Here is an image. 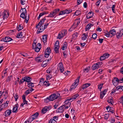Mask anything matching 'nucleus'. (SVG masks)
I'll use <instances>...</instances> for the list:
<instances>
[{"label":"nucleus","instance_id":"f257e3e1","mask_svg":"<svg viewBox=\"0 0 123 123\" xmlns=\"http://www.w3.org/2000/svg\"><path fill=\"white\" fill-rule=\"evenodd\" d=\"M60 95L59 94H56L54 93L50 95L49 97H47L45 99V101L46 103L49 102V101H52L58 98Z\"/></svg>","mask_w":123,"mask_h":123},{"label":"nucleus","instance_id":"f03ea898","mask_svg":"<svg viewBox=\"0 0 123 123\" xmlns=\"http://www.w3.org/2000/svg\"><path fill=\"white\" fill-rule=\"evenodd\" d=\"M22 9V12L20 15V17L23 19H25V21H26V23H27L29 20V16L28 15V16H27V11L25 8H23Z\"/></svg>","mask_w":123,"mask_h":123},{"label":"nucleus","instance_id":"7ed1b4c3","mask_svg":"<svg viewBox=\"0 0 123 123\" xmlns=\"http://www.w3.org/2000/svg\"><path fill=\"white\" fill-rule=\"evenodd\" d=\"M60 10V9L59 8L55 9L52 12H51L49 15V16L46 17H50L51 18L53 17L56 14L58 13Z\"/></svg>","mask_w":123,"mask_h":123},{"label":"nucleus","instance_id":"20e7f679","mask_svg":"<svg viewBox=\"0 0 123 123\" xmlns=\"http://www.w3.org/2000/svg\"><path fill=\"white\" fill-rule=\"evenodd\" d=\"M70 99L69 98L65 101V104L63 105V106H65V109H67L68 107H70L71 105V103L70 102Z\"/></svg>","mask_w":123,"mask_h":123},{"label":"nucleus","instance_id":"39448f33","mask_svg":"<svg viewBox=\"0 0 123 123\" xmlns=\"http://www.w3.org/2000/svg\"><path fill=\"white\" fill-rule=\"evenodd\" d=\"M39 113L38 112H36L35 113L31 116V117L28 119L29 121H31V122L34 119H36L39 115Z\"/></svg>","mask_w":123,"mask_h":123},{"label":"nucleus","instance_id":"423d86ee","mask_svg":"<svg viewBox=\"0 0 123 123\" xmlns=\"http://www.w3.org/2000/svg\"><path fill=\"white\" fill-rule=\"evenodd\" d=\"M51 108V106L50 105L45 106L41 110V113L43 114H44L48 111Z\"/></svg>","mask_w":123,"mask_h":123},{"label":"nucleus","instance_id":"0eeeda50","mask_svg":"<svg viewBox=\"0 0 123 123\" xmlns=\"http://www.w3.org/2000/svg\"><path fill=\"white\" fill-rule=\"evenodd\" d=\"M51 49L50 47H48L47 48L44 52V56L45 57L48 58L49 55L50 53Z\"/></svg>","mask_w":123,"mask_h":123},{"label":"nucleus","instance_id":"6e6552de","mask_svg":"<svg viewBox=\"0 0 123 123\" xmlns=\"http://www.w3.org/2000/svg\"><path fill=\"white\" fill-rule=\"evenodd\" d=\"M36 28H38L37 32V34L40 33L42 32L44 30V28H43V25H41L40 24L39 25H38L37 27V25Z\"/></svg>","mask_w":123,"mask_h":123},{"label":"nucleus","instance_id":"1a4fd4ad","mask_svg":"<svg viewBox=\"0 0 123 123\" xmlns=\"http://www.w3.org/2000/svg\"><path fill=\"white\" fill-rule=\"evenodd\" d=\"M2 15L3 17V19L7 18L9 15V14L8 12L6 10H5L3 12Z\"/></svg>","mask_w":123,"mask_h":123},{"label":"nucleus","instance_id":"9d476101","mask_svg":"<svg viewBox=\"0 0 123 123\" xmlns=\"http://www.w3.org/2000/svg\"><path fill=\"white\" fill-rule=\"evenodd\" d=\"M112 82L114 86L117 85H118L117 83H119V80L117 77H114L112 80Z\"/></svg>","mask_w":123,"mask_h":123},{"label":"nucleus","instance_id":"9b49d317","mask_svg":"<svg viewBox=\"0 0 123 123\" xmlns=\"http://www.w3.org/2000/svg\"><path fill=\"white\" fill-rule=\"evenodd\" d=\"M11 40H12V39L9 37H6L2 39L1 41H3L5 42H7L9 41H11Z\"/></svg>","mask_w":123,"mask_h":123},{"label":"nucleus","instance_id":"f8f14e48","mask_svg":"<svg viewBox=\"0 0 123 123\" xmlns=\"http://www.w3.org/2000/svg\"><path fill=\"white\" fill-rule=\"evenodd\" d=\"M111 35V37H112L115 36L116 34V32L115 29L111 30L109 31Z\"/></svg>","mask_w":123,"mask_h":123},{"label":"nucleus","instance_id":"ddd939ff","mask_svg":"<svg viewBox=\"0 0 123 123\" xmlns=\"http://www.w3.org/2000/svg\"><path fill=\"white\" fill-rule=\"evenodd\" d=\"M41 46L40 43H37L35 49V51L37 52H39L41 48Z\"/></svg>","mask_w":123,"mask_h":123},{"label":"nucleus","instance_id":"4468645a","mask_svg":"<svg viewBox=\"0 0 123 123\" xmlns=\"http://www.w3.org/2000/svg\"><path fill=\"white\" fill-rule=\"evenodd\" d=\"M24 80L25 81V82L28 83L30 82L32 80V79L31 77L28 76L25 77H24Z\"/></svg>","mask_w":123,"mask_h":123},{"label":"nucleus","instance_id":"2eb2a0df","mask_svg":"<svg viewBox=\"0 0 123 123\" xmlns=\"http://www.w3.org/2000/svg\"><path fill=\"white\" fill-rule=\"evenodd\" d=\"M106 109L108 112H110L112 113H114L115 114L114 111L113 110V108L112 107L108 106L106 107Z\"/></svg>","mask_w":123,"mask_h":123},{"label":"nucleus","instance_id":"dca6fc26","mask_svg":"<svg viewBox=\"0 0 123 123\" xmlns=\"http://www.w3.org/2000/svg\"><path fill=\"white\" fill-rule=\"evenodd\" d=\"M12 113V110H7L5 111L4 113L5 117H7L10 115Z\"/></svg>","mask_w":123,"mask_h":123},{"label":"nucleus","instance_id":"f3484780","mask_svg":"<svg viewBox=\"0 0 123 123\" xmlns=\"http://www.w3.org/2000/svg\"><path fill=\"white\" fill-rule=\"evenodd\" d=\"M46 19V18H44L41 19L40 21L37 24V27L38 25H39L40 24L41 25H43L44 24V23Z\"/></svg>","mask_w":123,"mask_h":123},{"label":"nucleus","instance_id":"a211bd4d","mask_svg":"<svg viewBox=\"0 0 123 123\" xmlns=\"http://www.w3.org/2000/svg\"><path fill=\"white\" fill-rule=\"evenodd\" d=\"M93 12H89L86 16V18L87 19H89L91 18L93 16Z\"/></svg>","mask_w":123,"mask_h":123},{"label":"nucleus","instance_id":"6ab92c4d","mask_svg":"<svg viewBox=\"0 0 123 123\" xmlns=\"http://www.w3.org/2000/svg\"><path fill=\"white\" fill-rule=\"evenodd\" d=\"M65 106H63V105L60 107L58 109L59 112L61 113L63 112L64 109H65Z\"/></svg>","mask_w":123,"mask_h":123},{"label":"nucleus","instance_id":"aec40b11","mask_svg":"<svg viewBox=\"0 0 123 123\" xmlns=\"http://www.w3.org/2000/svg\"><path fill=\"white\" fill-rule=\"evenodd\" d=\"M116 34L117 37V38H119L121 37L123 35V32H121V31H120L119 33H117Z\"/></svg>","mask_w":123,"mask_h":123},{"label":"nucleus","instance_id":"412c9836","mask_svg":"<svg viewBox=\"0 0 123 123\" xmlns=\"http://www.w3.org/2000/svg\"><path fill=\"white\" fill-rule=\"evenodd\" d=\"M91 85L90 83H86L83 85L82 87V89H84L89 86Z\"/></svg>","mask_w":123,"mask_h":123},{"label":"nucleus","instance_id":"4be33fe9","mask_svg":"<svg viewBox=\"0 0 123 123\" xmlns=\"http://www.w3.org/2000/svg\"><path fill=\"white\" fill-rule=\"evenodd\" d=\"M93 26V25H92L90 23H89L86 26L85 28L86 31L89 30L91 27Z\"/></svg>","mask_w":123,"mask_h":123},{"label":"nucleus","instance_id":"5701e85b","mask_svg":"<svg viewBox=\"0 0 123 123\" xmlns=\"http://www.w3.org/2000/svg\"><path fill=\"white\" fill-rule=\"evenodd\" d=\"M18 105L17 104L13 107L12 110V112L13 113H16L18 111Z\"/></svg>","mask_w":123,"mask_h":123},{"label":"nucleus","instance_id":"b1692460","mask_svg":"<svg viewBox=\"0 0 123 123\" xmlns=\"http://www.w3.org/2000/svg\"><path fill=\"white\" fill-rule=\"evenodd\" d=\"M34 83L32 82H29L28 83L27 86L30 88H32L34 87Z\"/></svg>","mask_w":123,"mask_h":123},{"label":"nucleus","instance_id":"393cba45","mask_svg":"<svg viewBox=\"0 0 123 123\" xmlns=\"http://www.w3.org/2000/svg\"><path fill=\"white\" fill-rule=\"evenodd\" d=\"M77 83H74L72 84L71 86V88L70 89V91H71L73 89H74L77 86Z\"/></svg>","mask_w":123,"mask_h":123},{"label":"nucleus","instance_id":"a878e982","mask_svg":"<svg viewBox=\"0 0 123 123\" xmlns=\"http://www.w3.org/2000/svg\"><path fill=\"white\" fill-rule=\"evenodd\" d=\"M49 81L48 80H46L43 83V85L46 86L47 87L50 86V83H49Z\"/></svg>","mask_w":123,"mask_h":123},{"label":"nucleus","instance_id":"bb28decb","mask_svg":"<svg viewBox=\"0 0 123 123\" xmlns=\"http://www.w3.org/2000/svg\"><path fill=\"white\" fill-rule=\"evenodd\" d=\"M47 35H44L43 36L42 40L44 43H45L47 41Z\"/></svg>","mask_w":123,"mask_h":123},{"label":"nucleus","instance_id":"cd10ccee","mask_svg":"<svg viewBox=\"0 0 123 123\" xmlns=\"http://www.w3.org/2000/svg\"><path fill=\"white\" fill-rule=\"evenodd\" d=\"M79 96V95L77 94H75L72 97L69 98L70 99V100L73 99H76Z\"/></svg>","mask_w":123,"mask_h":123},{"label":"nucleus","instance_id":"c85d7f7f","mask_svg":"<svg viewBox=\"0 0 123 123\" xmlns=\"http://www.w3.org/2000/svg\"><path fill=\"white\" fill-rule=\"evenodd\" d=\"M67 43L66 42H64V43L61 49L62 50H64V49L67 48Z\"/></svg>","mask_w":123,"mask_h":123},{"label":"nucleus","instance_id":"c756f323","mask_svg":"<svg viewBox=\"0 0 123 123\" xmlns=\"http://www.w3.org/2000/svg\"><path fill=\"white\" fill-rule=\"evenodd\" d=\"M63 36L64 35H63V34H62V32H60L59 33L58 36L57 38H58L59 39H61Z\"/></svg>","mask_w":123,"mask_h":123},{"label":"nucleus","instance_id":"7c9ffc66","mask_svg":"<svg viewBox=\"0 0 123 123\" xmlns=\"http://www.w3.org/2000/svg\"><path fill=\"white\" fill-rule=\"evenodd\" d=\"M113 98L112 97H111L110 98H109V99L107 101V102L111 105H113L114 103Z\"/></svg>","mask_w":123,"mask_h":123},{"label":"nucleus","instance_id":"2f4dec72","mask_svg":"<svg viewBox=\"0 0 123 123\" xmlns=\"http://www.w3.org/2000/svg\"><path fill=\"white\" fill-rule=\"evenodd\" d=\"M88 36L86 33H84L82 35V39L83 40H85L87 37Z\"/></svg>","mask_w":123,"mask_h":123},{"label":"nucleus","instance_id":"473e14b6","mask_svg":"<svg viewBox=\"0 0 123 123\" xmlns=\"http://www.w3.org/2000/svg\"><path fill=\"white\" fill-rule=\"evenodd\" d=\"M22 32H20L18 34L17 36L16 37L18 38H22L23 37V35L22 34Z\"/></svg>","mask_w":123,"mask_h":123},{"label":"nucleus","instance_id":"72a5a7b5","mask_svg":"<svg viewBox=\"0 0 123 123\" xmlns=\"http://www.w3.org/2000/svg\"><path fill=\"white\" fill-rule=\"evenodd\" d=\"M43 56L40 55L39 57H37L36 58V61L38 62H40V60L41 58H43Z\"/></svg>","mask_w":123,"mask_h":123},{"label":"nucleus","instance_id":"f704fd0d","mask_svg":"<svg viewBox=\"0 0 123 123\" xmlns=\"http://www.w3.org/2000/svg\"><path fill=\"white\" fill-rule=\"evenodd\" d=\"M65 14H68L72 12V10H71L70 9H67L65 10H64Z\"/></svg>","mask_w":123,"mask_h":123},{"label":"nucleus","instance_id":"c9c22d12","mask_svg":"<svg viewBox=\"0 0 123 123\" xmlns=\"http://www.w3.org/2000/svg\"><path fill=\"white\" fill-rule=\"evenodd\" d=\"M57 122L55 120L51 118L49 121V123H56Z\"/></svg>","mask_w":123,"mask_h":123},{"label":"nucleus","instance_id":"e433bc0d","mask_svg":"<svg viewBox=\"0 0 123 123\" xmlns=\"http://www.w3.org/2000/svg\"><path fill=\"white\" fill-rule=\"evenodd\" d=\"M55 47L54 48V49L55 52L57 53L59 52V47L55 46Z\"/></svg>","mask_w":123,"mask_h":123},{"label":"nucleus","instance_id":"4c0bfd02","mask_svg":"<svg viewBox=\"0 0 123 123\" xmlns=\"http://www.w3.org/2000/svg\"><path fill=\"white\" fill-rule=\"evenodd\" d=\"M96 65H96L95 64L92 65V67L93 70H94L98 68V66H97Z\"/></svg>","mask_w":123,"mask_h":123},{"label":"nucleus","instance_id":"58836bf2","mask_svg":"<svg viewBox=\"0 0 123 123\" xmlns=\"http://www.w3.org/2000/svg\"><path fill=\"white\" fill-rule=\"evenodd\" d=\"M90 67L88 66L85 69H84L83 70V72H85L86 71V72H88L89 71V68H90Z\"/></svg>","mask_w":123,"mask_h":123},{"label":"nucleus","instance_id":"ea45409f","mask_svg":"<svg viewBox=\"0 0 123 123\" xmlns=\"http://www.w3.org/2000/svg\"><path fill=\"white\" fill-rule=\"evenodd\" d=\"M44 80L43 78H42L40 80V82H39V85H43V83L44 82Z\"/></svg>","mask_w":123,"mask_h":123},{"label":"nucleus","instance_id":"a19ab883","mask_svg":"<svg viewBox=\"0 0 123 123\" xmlns=\"http://www.w3.org/2000/svg\"><path fill=\"white\" fill-rule=\"evenodd\" d=\"M23 29V27L21 26V25H19L17 27V30L18 31H19L20 30H22Z\"/></svg>","mask_w":123,"mask_h":123},{"label":"nucleus","instance_id":"79ce46f5","mask_svg":"<svg viewBox=\"0 0 123 123\" xmlns=\"http://www.w3.org/2000/svg\"><path fill=\"white\" fill-rule=\"evenodd\" d=\"M97 35L95 33L93 34L92 36V38L93 39H94V40L96 38H97Z\"/></svg>","mask_w":123,"mask_h":123},{"label":"nucleus","instance_id":"37998d69","mask_svg":"<svg viewBox=\"0 0 123 123\" xmlns=\"http://www.w3.org/2000/svg\"><path fill=\"white\" fill-rule=\"evenodd\" d=\"M61 32L63 34V35H64V36L67 34V30H63Z\"/></svg>","mask_w":123,"mask_h":123},{"label":"nucleus","instance_id":"c03bdc74","mask_svg":"<svg viewBox=\"0 0 123 123\" xmlns=\"http://www.w3.org/2000/svg\"><path fill=\"white\" fill-rule=\"evenodd\" d=\"M58 68H62L63 64L62 62H60L58 65Z\"/></svg>","mask_w":123,"mask_h":123},{"label":"nucleus","instance_id":"a18cd8bd","mask_svg":"<svg viewBox=\"0 0 123 123\" xmlns=\"http://www.w3.org/2000/svg\"><path fill=\"white\" fill-rule=\"evenodd\" d=\"M59 43L58 41H56L54 45V46L59 47Z\"/></svg>","mask_w":123,"mask_h":123},{"label":"nucleus","instance_id":"49530a36","mask_svg":"<svg viewBox=\"0 0 123 123\" xmlns=\"http://www.w3.org/2000/svg\"><path fill=\"white\" fill-rule=\"evenodd\" d=\"M24 80V78H23L20 80V81L19 82V85H21L22 84H23L24 81H25Z\"/></svg>","mask_w":123,"mask_h":123},{"label":"nucleus","instance_id":"de8ad7c7","mask_svg":"<svg viewBox=\"0 0 123 123\" xmlns=\"http://www.w3.org/2000/svg\"><path fill=\"white\" fill-rule=\"evenodd\" d=\"M27 1V0H21L20 3L24 5L25 4L26 1Z\"/></svg>","mask_w":123,"mask_h":123},{"label":"nucleus","instance_id":"09e8293b","mask_svg":"<svg viewBox=\"0 0 123 123\" xmlns=\"http://www.w3.org/2000/svg\"><path fill=\"white\" fill-rule=\"evenodd\" d=\"M115 5H112L111 7L112 10L113 12L114 13H115L116 12V11L115 10Z\"/></svg>","mask_w":123,"mask_h":123},{"label":"nucleus","instance_id":"8fccbe9b","mask_svg":"<svg viewBox=\"0 0 123 123\" xmlns=\"http://www.w3.org/2000/svg\"><path fill=\"white\" fill-rule=\"evenodd\" d=\"M105 59V56L104 55V54L103 55L101 56L100 58V60L101 61H102Z\"/></svg>","mask_w":123,"mask_h":123},{"label":"nucleus","instance_id":"3c124183","mask_svg":"<svg viewBox=\"0 0 123 123\" xmlns=\"http://www.w3.org/2000/svg\"><path fill=\"white\" fill-rule=\"evenodd\" d=\"M78 35V33L77 32H75L73 34V37L75 38H76L77 37Z\"/></svg>","mask_w":123,"mask_h":123},{"label":"nucleus","instance_id":"603ef678","mask_svg":"<svg viewBox=\"0 0 123 123\" xmlns=\"http://www.w3.org/2000/svg\"><path fill=\"white\" fill-rule=\"evenodd\" d=\"M80 76L79 77H78L75 80V81L74 82V83H77V85H78V84L79 82V78H80Z\"/></svg>","mask_w":123,"mask_h":123},{"label":"nucleus","instance_id":"864d4df0","mask_svg":"<svg viewBox=\"0 0 123 123\" xmlns=\"http://www.w3.org/2000/svg\"><path fill=\"white\" fill-rule=\"evenodd\" d=\"M105 35L107 37H111V35L109 33V32H108L107 33H105Z\"/></svg>","mask_w":123,"mask_h":123},{"label":"nucleus","instance_id":"5fc2aeb1","mask_svg":"<svg viewBox=\"0 0 123 123\" xmlns=\"http://www.w3.org/2000/svg\"><path fill=\"white\" fill-rule=\"evenodd\" d=\"M58 69L60 70V72L61 73H62L64 71V68L63 66L62 67V68H58Z\"/></svg>","mask_w":123,"mask_h":123},{"label":"nucleus","instance_id":"6e6d98bb","mask_svg":"<svg viewBox=\"0 0 123 123\" xmlns=\"http://www.w3.org/2000/svg\"><path fill=\"white\" fill-rule=\"evenodd\" d=\"M104 118L105 119H107L109 117V114H105L104 116Z\"/></svg>","mask_w":123,"mask_h":123},{"label":"nucleus","instance_id":"4d7b16f0","mask_svg":"<svg viewBox=\"0 0 123 123\" xmlns=\"http://www.w3.org/2000/svg\"><path fill=\"white\" fill-rule=\"evenodd\" d=\"M80 13V12L78 10H77L75 12V14L76 15L78 16L79 15Z\"/></svg>","mask_w":123,"mask_h":123},{"label":"nucleus","instance_id":"13d9d810","mask_svg":"<svg viewBox=\"0 0 123 123\" xmlns=\"http://www.w3.org/2000/svg\"><path fill=\"white\" fill-rule=\"evenodd\" d=\"M103 84H100L98 85V88L99 90H100V91H101V89L102 87Z\"/></svg>","mask_w":123,"mask_h":123},{"label":"nucleus","instance_id":"bf43d9fd","mask_svg":"<svg viewBox=\"0 0 123 123\" xmlns=\"http://www.w3.org/2000/svg\"><path fill=\"white\" fill-rule=\"evenodd\" d=\"M65 14L64 11H61L59 13L58 15H60Z\"/></svg>","mask_w":123,"mask_h":123},{"label":"nucleus","instance_id":"052dcab7","mask_svg":"<svg viewBox=\"0 0 123 123\" xmlns=\"http://www.w3.org/2000/svg\"><path fill=\"white\" fill-rule=\"evenodd\" d=\"M36 43H35V42H34V44H33L32 45V47L33 49H35L36 46H37V45L36 44Z\"/></svg>","mask_w":123,"mask_h":123},{"label":"nucleus","instance_id":"680f3d73","mask_svg":"<svg viewBox=\"0 0 123 123\" xmlns=\"http://www.w3.org/2000/svg\"><path fill=\"white\" fill-rule=\"evenodd\" d=\"M52 77V75L51 74H49L48 75V76L46 77L47 80L50 79Z\"/></svg>","mask_w":123,"mask_h":123},{"label":"nucleus","instance_id":"e2e57ef3","mask_svg":"<svg viewBox=\"0 0 123 123\" xmlns=\"http://www.w3.org/2000/svg\"><path fill=\"white\" fill-rule=\"evenodd\" d=\"M59 117L58 116H55L54 117H53V118L54 120H55L56 121L57 120L58 118Z\"/></svg>","mask_w":123,"mask_h":123},{"label":"nucleus","instance_id":"0e129e2a","mask_svg":"<svg viewBox=\"0 0 123 123\" xmlns=\"http://www.w3.org/2000/svg\"><path fill=\"white\" fill-rule=\"evenodd\" d=\"M14 98L15 99V101H17L18 98V96L17 93L15 94Z\"/></svg>","mask_w":123,"mask_h":123},{"label":"nucleus","instance_id":"69168bd1","mask_svg":"<svg viewBox=\"0 0 123 123\" xmlns=\"http://www.w3.org/2000/svg\"><path fill=\"white\" fill-rule=\"evenodd\" d=\"M104 54L105 56V59L107 58L109 56V54L108 53H105Z\"/></svg>","mask_w":123,"mask_h":123},{"label":"nucleus","instance_id":"338daca9","mask_svg":"<svg viewBox=\"0 0 123 123\" xmlns=\"http://www.w3.org/2000/svg\"><path fill=\"white\" fill-rule=\"evenodd\" d=\"M104 95H105L102 93V92H101L100 94V98L101 99H102Z\"/></svg>","mask_w":123,"mask_h":123},{"label":"nucleus","instance_id":"774afa93","mask_svg":"<svg viewBox=\"0 0 123 123\" xmlns=\"http://www.w3.org/2000/svg\"><path fill=\"white\" fill-rule=\"evenodd\" d=\"M8 105H6V104H5V103L4 104H2L1 105V107H2L3 108H5Z\"/></svg>","mask_w":123,"mask_h":123}]
</instances>
